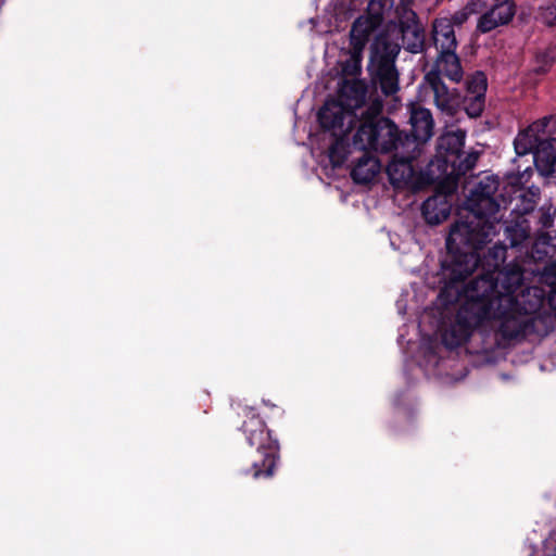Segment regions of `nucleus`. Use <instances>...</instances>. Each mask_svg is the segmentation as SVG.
I'll return each mask as SVG.
<instances>
[{"mask_svg": "<svg viewBox=\"0 0 556 556\" xmlns=\"http://www.w3.org/2000/svg\"><path fill=\"white\" fill-rule=\"evenodd\" d=\"M505 236L515 262L496 276L489 270L465 286L466 278L454 281L442 270L446 281L440 299L446 304L462 302L455 321L442 334L448 349L466 342L476 329H496L504 340H519L532 334L543 337L556 328V314L543 309L545 291L540 287L523 288V265L547 254L538 247L548 238L543 235L533 242L526 218L507 225Z\"/></svg>", "mask_w": 556, "mask_h": 556, "instance_id": "f257e3e1", "label": "nucleus"}, {"mask_svg": "<svg viewBox=\"0 0 556 556\" xmlns=\"http://www.w3.org/2000/svg\"><path fill=\"white\" fill-rule=\"evenodd\" d=\"M498 186L497 177L480 179L467 198V214L452 226L446 247L454 255L444 264V274L451 280L470 276L480 263L477 251L498 233L502 216H497L500 204L494 199Z\"/></svg>", "mask_w": 556, "mask_h": 556, "instance_id": "f03ea898", "label": "nucleus"}, {"mask_svg": "<svg viewBox=\"0 0 556 556\" xmlns=\"http://www.w3.org/2000/svg\"><path fill=\"white\" fill-rule=\"evenodd\" d=\"M424 81L432 90L434 104L442 113L448 116L455 115L460 102L470 117H477L482 113L488 88L484 73L476 72L467 79L463 100L456 89H448L435 73H427Z\"/></svg>", "mask_w": 556, "mask_h": 556, "instance_id": "7ed1b4c3", "label": "nucleus"}, {"mask_svg": "<svg viewBox=\"0 0 556 556\" xmlns=\"http://www.w3.org/2000/svg\"><path fill=\"white\" fill-rule=\"evenodd\" d=\"M366 98V85L358 79L344 80L338 92V99L328 101L319 111L320 125L333 131L336 136L344 137L353 128L356 114Z\"/></svg>", "mask_w": 556, "mask_h": 556, "instance_id": "20e7f679", "label": "nucleus"}, {"mask_svg": "<svg viewBox=\"0 0 556 556\" xmlns=\"http://www.w3.org/2000/svg\"><path fill=\"white\" fill-rule=\"evenodd\" d=\"M247 441L251 446H256L257 457L244 473L254 479H267L274 476L279 459L280 445L271 431L267 429L265 421L257 415L244 420L241 427Z\"/></svg>", "mask_w": 556, "mask_h": 556, "instance_id": "39448f33", "label": "nucleus"}, {"mask_svg": "<svg viewBox=\"0 0 556 556\" xmlns=\"http://www.w3.org/2000/svg\"><path fill=\"white\" fill-rule=\"evenodd\" d=\"M390 0H370L367 13L361 15L352 25L350 31L351 56L342 67L349 75H357L361 72L362 53L372 33L381 25L383 13L390 7Z\"/></svg>", "mask_w": 556, "mask_h": 556, "instance_id": "423d86ee", "label": "nucleus"}, {"mask_svg": "<svg viewBox=\"0 0 556 556\" xmlns=\"http://www.w3.org/2000/svg\"><path fill=\"white\" fill-rule=\"evenodd\" d=\"M370 68L384 94L390 96L399 90V73L393 58L374 52Z\"/></svg>", "mask_w": 556, "mask_h": 556, "instance_id": "0eeeda50", "label": "nucleus"}, {"mask_svg": "<svg viewBox=\"0 0 556 556\" xmlns=\"http://www.w3.org/2000/svg\"><path fill=\"white\" fill-rule=\"evenodd\" d=\"M466 132L463 129L447 131L439 139V155L431 162L430 166L435 164L439 168H446L452 160L462 157V150L465 146Z\"/></svg>", "mask_w": 556, "mask_h": 556, "instance_id": "6e6552de", "label": "nucleus"}, {"mask_svg": "<svg viewBox=\"0 0 556 556\" xmlns=\"http://www.w3.org/2000/svg\"><path fill=\"white\" fill-rule=\"evenodd\" d=\"M371 146L372 151L388 153L397 150L403 144L401 132L397 126L388 118L376 121V139L366 141Z\"/></svg>", "mask_w": 556, "mask_h": 556, "instance_id": "1a4fd4ad", "label": "nucleus"}, {"mask_svg": "<svg viewBox=\"0 0 556 556\" xmlns=\"http://www.w3.org/2000/svg\"><path fill=\"white\" fill-rule=\"evenodd\" d=\"M515 15V5L510 1H503L493 5L482 14L478 22V29L481 33H489L496 27L508 24Z\"/></svg>", "mask_w": 556, "mask_h": 556, "instance_id": "9d476101", "label": "nucleus"}, {"mask_svg": "<svg viewBox=\"0 0 556 556\" xmlns=\"http://www.w3.org/2000/svg\"><path fill=\"white\" fill-rule=\"evenodd\" d=\"M549 121L551 117L545 116L518 132L514 140V147L517 155L522 156L534 152L541 141L539 139V134L545 131Z\"/></svg>", "mask_w": 556, "mask_h": 556, "instance_id": "9b49d317", "label": "nucleus"}, {"mask_svg": "<svg viewBox=\"0 0 556 556\" xmlns=\"http://www.w3.org/2000/svg\"><path fill=\"white\" fill-rule=\"evenodd\" d=\"M409 123L412 126L410 135L415 141L426 142L432 137L434 123L430 110L413 105Z\"/></svg>", "mask_w": 556, "mask_h": 556, "instance_id": "f8f14e48", "label": "nucleus"}, {"mask_svg": "<svg viewBox=\"0 0 556 556\" xmlns=\"http://www.w3.org/2000/svg\"><path fill=\"white\" fill-rule=\"evenodd\" d=\"M533 162L542 176L553 175L556 165V138L540 141L533 152Z\"/></svg>", "mask_w": 556, "mask_h": 556, "instance_id": "ddd939ff", "label": "nucleus"}, {"mask_svg": "<svg viewBox=\"0 0 556 556\" xmlns=\"http://www.w3.org/2000/svg\"><path fill=\"white\" fill-rule=\"evenodd\" d=\"M428 73H435L440 78L445 76L453 83H459L464 76L460 61L455 51L440 52L435 63Z\"/></svg>", "mask_w": 556, "mask_h": 556, "instance_id": "4468645a", "label": "nucleus"}, {"mask_svg": "<svg viewBox=\"0 0 556 556\" xmlns=\"http://www.w3.org/2000/svg\"><path fill=\"white\" fill-rule=\"evenodd\" d=\"M421 210L427 223L438 225L448 217L451 203L445 194H435L424 202Z\"/></svg>", "mask_w": 556, "mask_h": 556, "instance_id": "2eb2a0df", "label": "nucleus"}, {"mask_svg": "<svg viewBox=\"0 0 556 556\" xmlns=\"http://www.w3.org/2000/svg\"><path fill=\"white\" fill-rule=\"evenodd\" d=\"M433 40L440 52L455 51L457 40L454 26L448 17L437 18L433 23Z\"/></svg>", "mask_w": 556, "mask_h": 556, "instance_id": "dca6fc26", "label": "nucleus"}, {"mask_svg": "<svg viewBox=\"0 0 556 556\" xmlns=\"http://www.w3.org/2000/svg\"><path fill=\"white\" fill-rule=\"evenodd\" d=\"M380 172V163L369 154H364L352 169V178L355 182L366 184L371 181Z\"/></svg>", "mask_w": 556, "mask_h": 556, "instance_id": "f3484780", "label": "nucleus"}, {"mask_svg": "<svg viewBox=\"0 0 556 556\" xmlns=\"http://www.w3.org/2000/svg\"><path fill=\"white\" fill-rule=\"evenodd\" d=\"M387 172L390 181L395 187H403L407 185L414 175V169L407 159L394 157L388 165Z\"/></svg>", "mask_w": 556, "mask_h": 556, "instance_id": "a211bd4d", "label": "nucleus"}, {"mask_svg": "<svg viewBox=\"0 0 556 556\" xmlns=\"http://www.w3.org/2000/svg\"><path fill=\"white\" fill-rule=\"evenodd\" d=\"M479 152L471 151L465 155L464 159H455L451 161L448 167L443 168V175H465L467 172L472 169L479 159Z\"/></svg>", "mask_w": 556, "mask_h": 556, "instance_id": "6ab92c4d", "label": "nucleus"}, {"mask_svg": "<svg viewBox=\"0 0 556 556\" xmlns=\"http://www.w3.org/2000/svg\"><path fill=\"white\" fill-rule=\"evenodd\" d=\"M376 139V121L368 119L362 123L353 138V146L362 151H372L371 146L366 141Z\"/></svg>", "mask_w": 556, "mask_h": 556, "instance_id": "aec40b11", "label": "nucleus"}, {"mask_svg": "<svg viewBox=\"0 0 556 556\" xmlns=\"http://www.w3.org/2000/svg\"><path fill=\"white\" fill-rule=\"evenodd\" d=\"M508 257V249L505 245L496 244L488 253L489 268L497 269Z\"/></svg>", "mask_w": 556, "mask_h": 556, "instance_id": "412c9836", "label": "nucleus"}, {"mask_svg": "<svg viewBox=\"0 0 556 556\" xmlns=\"http://www.w3.org/2000/svg\"><path fill=\"white\" fill-rule=\"evenodd\" d=\"M539 280L549 288V295L552 290L556 288V260L544 267Z\"/></svg>", "mask_w": 556, "mask_h": 556, "instance_id": "4be33fe9", "label": "nucleus"}, {"mask_svg": "<svg viewBox=\"0 0 556 556\" xmlns=\"http://www.w3.org/2000/svg\"><path fill=\"white\" fill-rule=\"evenodd\" d=\"M540 17L546 25L552 26L556 24V0H553L551 3L541 7Z\"/></svg>", "mask_w": 556, "mask_h": 556, "instance_id": "5701e85b", "label": "nucleus"}, {"mask_svg": "<svg viewBox=\"0 0 556 556\" xmlns=\"http://www.w3.org/2000/svg\"><path fill=\"white\" fill-rule=\"evenodd\" d=\"M473 3L467 4L463 10L454 13L452 18H450L454 25H462L465 23L470 14L475 12L472 8Z\"/></svg>", "mask_w": 556, "mask_h": 556, "instance_id": "b1692460", "label": "nucleus"}, {"mask_svg": "<svg viewBox=\"0 0 556 556\" xmlns=\"http://www.w3.org/2000/svg\"><path fill=\"white\" fill-rule=\"evenodd\" d=\"M307 131V140L308 142L307 143H303L304 146H306V148L308 149L311 155H313V143H312V140H313V124L312 123H305V127H304Z\"/></svg>", "mask_w": 556, "mask_h": 556, "instance_id": "393cba45", "label": "nucleus"}, {"mask_svg": "<svg viewBox=\"0 0 556 556\" xmlns=\"http://www.w3.org/2000/svg\"><path fill=\"white\" fill-rule=\"evenodd\" d=\"M540 223L542 225L543 228H549L553 223H554V215L549 214V213H542L541 217H540Z\"/></svg>", "mask_w": 556, "mask_h": 556, "instance_id": "a878e982", "label": "nucleus"}, {"mask_svg": "<svg viewBox=\"0 0 556 556\" xmlns=\"http://www.w3.org/2000/svg\"><path fill=\"white\" fill-rule=\"evenodd\" d=\"M549 309H546L548 313L556 314V288L552 290L551 294L547 296Z\"/></svg>", "mask_w": 556, "mask_h": 556, "instance_id": "bb28decb", "label": "nucleus"}, {"mask_svg": "<svg viewBox=\"0 0 556 556\" xmlns=\"http://www.w3.org/2000/svg\"><path fill=\"white\" fill-rule=\"evenodd\" d=\"M531 174H532V169H531V167H529V166H528V167L522 172V174H521L520 178H521V179H522V178L528 179V177H530V175H531Z\"/></svg>", "mask_w": 556, "mask_h": 556, "instance_id": "cd10ccee", "label": "nucleus"}, {"mask_svg": "<svg viewBox=\"0 0 556 556\" xmlns=\"http://www.w3.org/2000/svg\"><path fill=\"white\" fill-rule=\"evenodd\" d=\"M263 403H264V405H266L267 407H269L271 409H278L279 408L276 404L271 403L269 400H263Z\"/></svg>", "mask_w": 556, "mask_h": 556, "instance_id": "c85d7f7f", "label": "nucleus"}]
</instances>
